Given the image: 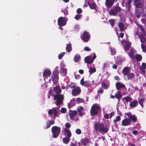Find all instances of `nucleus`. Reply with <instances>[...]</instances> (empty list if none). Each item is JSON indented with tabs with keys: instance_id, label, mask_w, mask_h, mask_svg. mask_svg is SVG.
I'll return each mask as SVG.
<instances>
[{
	"instance_id": "obj_22",
	"label": "nucleus",
	"mask_w": 146,
	"mask_h": 146,
	"mask_svg": "<svg viewBox=\"0 0 146 146\" xmlns=\"http://www.w3.org/2000/svg\"><path fill=\"white\" fill-rule=\"evenodd\" d=\"M128 117L129 119L131 120L132 121H135L137 120V118L134 115H133L130 113H127Z\"/></svg>"
},
{
	"instance_id": "obj_27",
	"label": "nucleus",
	"mask_w": 146,
	"mask_h": 146,
	"mask_svg": "<svg viewBox=\"0 0 146 146\" xmlns=\"http://www.w3.org/2000/svg\"><path fill=\"white\" fill-rule=\"evenodd\" d=\"M67 69L66 68H61L60 70V73L62 76H65L67 74Z\"/></svg>"
},
{
	"instance_id": "obj_16",
	"label": "nucleus",
	"mask_w": 146,
	"mask_h": 146,
	"mask_svg": "<svg viewBox=\"0 0 146 146\" xmlns=\"http://www.w3.org/2000/svg\"><path fill=\"white\" fill-rule=\"evenodd\" d=\"M48 113L50 115H52L53 113H54V116H57L58 114L57 108H53L51 109H50L48 111Z\"/></svg>"
},
{
	"instance_id": "obj_31",
	"label": "nucleus",
	"mask_w": 146,
	"mask_h": 146,
	"mask_svg": "<svg viewBox=\"0 0 146 146\" xmlns=\"http://www.w3.org/2000/svg\"><path fill=\"white\" fill-rule=\"evenodd\" d=\"M135 50L134 49H131L129 53V56L131 58H134V54L133 53L135 52Z\"/></svg>"
},
{
	"instance_id": "obj_44",
	"label": "nucleus",
	"mask_w": 146,
	"mask_h": 146,
	"mask_svg": "<svg viewBox=\"0 0 146 146\" xmlns=\"http://www.w3.org/2000/svg\"><path fill=\"white\" fill-rule=\"evenodd\" d=\"M65 54L64 52H62L60 54L58 55V58L59 59H61L62 57Z\"/></svg>"
},
{
	"instance_id": "obj_2",
	"label": "nucleus",
	"mask_w": 146,
	"mask_h": 146,
	"mask_svg": "<svg viewBox=\"0 0 146 146\" xmlns=\"http://www.w3.org/2000/svg\"><path fill=\"white\" fill-rule=\"evenodd\" d=\"M137 25L138 28L136 29V34L138 36L141 42H144L145 41V39L144 36L145 34L144 29L141 25L138 24Z\"/></svg>"
},
{
	"instance_id": "obj_64",
	"label": "nucleus",
	"mask_w": 146,
	"mask_h": 146,
	"mask_svg": "<svg viewBox=\"0 0 146 146\" xmlns=\"http://www.w3.org/2000/svg\"><path fill=\"white\" fill-rule=\"evenodd\" d=\"M114 113L113 112H112L111 113L109 114V117L110 118H111L112 116H113L114 115Z\"/></svg>"
},
{
	"instance_id": "obj_60",
	"label": "nucleus",
	"mask_w": 146,
	"mask_h": 146,
	"mask_svg": "<svg viewBox=\"0 0 146 146\" xmlns=\"http://www.w3.org/2000/svg\"><path fill=\"white\" fill-rule=\"evenodd\" d=\"M66 127L68 128H69L70 127V124L68 123H67L65 125Z\"/></svg>"
},
{
	"instance_id": "obj_37",
	"label": "nucleus",
	"mask_w": 146,
	"mask_h": 146,
	"mask_svg": "<svg viewBox=\"0 0 146 146\" xmlns=\"http://www.w3.org/2000/svg\"><path fill=\"white\" fill-rule=\"evenodd\" d=\"M131 3V0H129L126 3V8L127 9V10L129 11L130 4Z\"/></svg>"
},
{
	"instance_id": "obj_3",
	"label": "nucleus",
	"mask_w": 146,
	"mask_h": 146,
	"mask_svg": "<svg viewBox=\"0 0 146 146\" xmlns=\"http://www.w3.org/2000/svg\"><path fill=\"white\" fill-rule=\"evenodd\" d=\"M94 128L96 131H99L102 133H107L108 129L102 123H96L94 124Z\"/></svg>"
},
{
	"instance_id": "obj_43",
	"label": "nucleus",
	"mask_w": 146,
	"mask_h": 146,
	"mask_svg": "<svg viewBox=\"0 0 146 146\" xmlns=\"http://www.w3.org/2000/svg\"><path fill=\"white\" fill-rule=\"evenodd\" d=\"M141 47L143 51L145 52L146 53V46L145 45L142 44H141Z\"/></svg>"
},
{
	"instance_id": "obj_24",
	"label": "nucleus",
	"mask_w": 146,
	"mask_h": 146,
	"mask_svg": "<svg viewBox=\"0 0 146 146\" xmlns=\"http://www.w3.org/2000/svg\"><path fill=\"white\" fill-rule=\"evenodd\" d=\"M83 108L82 106H79L78 107V110L79 112L80 115L82 116L83 115L84 113L83 111Z\"/></svg>"
},
{
	"instance_id": "obj_15",
	"label": "nucleus",
	"mask_w": 146,
	"mask_h": 146,
	"mask_svg": "<svg viewBox=\"0 0 146 146\" xmlns=\"http://www.w3.org/2000/svg\"><path fill=\"white\" fill-rule=\"evenodd\" d=\"M131 123L130 119L128 118H126L123 119L122 121V125L123 126H126L129 125Z\"/></svg>"
},
{
	"instance_id": "obj_36",
	"label": "nucleus",
	"mask_w": 146,
	"mask_h": 146,
	"mask_svg": "<svg viewBox=\"0 0 146 146\" xmlns=\"http://www.w3.org/2000/svg\"><path fill=\"white\" fill-rule=\"evenodd\" d=\"M70 138L68 137H65L63 139V141L64 143H68L70 141Z\"/></svg>"
},
{
	"instance_id": "obj_58",
	"label": "nucleus",
	"mask_w": 146,
	"mask_h": 146,
	"mask_svg": "<svg viewBox=\"0 0 146 146\" xmlns=\"http://www.w3.org/2000/svg\"><path fill=\"white\" fill-rule=\"evenodd\" d=\"M62 12H63V11H62ZM63 12L65 15H66L68 14V10L66 9L64 10L63 11Z\"/></svg>"
},
{
	"instance_id": "obj_33",
	"label": "nucleus",
	"mask_w": 146,
	"mask_h": 146,
	"mask_svg": "<svg viewBox=\"0 0 146 146\" xmlns=\"http://www.w3.org/2000/svg\"><path fill=\"white\" fill-rule=\"evenodd\" d=\"M118 26L121 31H123L124 29V25L123 23H120L118 24Z\"/></svg>"
},
{
	"instance_id": "obj_53",
	"label": "nucleus",
	"mask_w": 146,
	"mask_h": 146,
	"mask_svg": "<svg viewBox=\"0 0 146 146\" xmlns=\"http://www.w3.org/2000/svg\"><path fill=\"white\" fill-rule=\"evenodd\" d=\"M109 22L111 26H113L114 24V20L111 19L109 20Z\"/></svg>"
},
{
	"instance_id": "obj_45",
	"label": "nucleus",
	"mask_w": 146,
	"mask_h": 146,
	"mask_svg": "<svg viewBox=\"0 0 146 146\" xmlns=\"http://www.w3.org/2000/svg\"><path fill=\"white\" fill-rule=\"evenodd\" d=\"M82 16V15H77L75 16L74 18L75 19L78 20Z\"/></svg>"
},
{
	"instance_id": "obj_20",
	"label": "nucleus",
	"mask_w": 146,
	"mask_h": 146,
	"mask_svg": "<svg viewBox=\"0 0 146 146\" xmlns=\"http://www.w3.org/2000/svg\"><path fill=\"white\" fill-rule=\"evenodd\" d=\"M114 1V0H106V5L108 8H110L113 5Z\"/></svg>"
},
{
	"instance_id": "obj_63",
	"label": "nucleus",
	"mask_w": 146,
	"mask_h": 146,
	"mask_svg": "<svg viewBox=\"0 0 146 146\" xmlns=\"http://www.w3.org/2000/svg\"><path fill=\"white\" fill-rule=\"evenodd\" d=\"M132 133L133 134L135 135L137 134L138 132L137 131L134 130L133 131Z\"/></svg>"
},
{
	"instance_id": "obj_19",
	"label": "nucleus",
	"mask_w": 146,
	"mask_h": 146,
	"mask_svg": "<svg viewBox=\"0 0 146 146\" xmlns=\"http://www.w3.org/2000/svg\"><path fill=\"white\" fill-rule=\"evenodd\" d=\"M81 90L80 87H78L73 90L72 91L73 95L76 96L80 94L81 92Z\"/></svg>"
},
{
	"instance_id": "obj_21",
	"label": "nucleus",
	"mask_w": 146,
	"mask_h": 146,
	"mask_svg": "<svg viewBox=\"0 0 146 146\" xmlns=\"http://www.w3.org/2000/svg\"><path fill=\"white\" fill-rule=\"evenodd\" d=\"M131 71L130 68L128 67H125L122 70V72L124 75H127L129 73H130V72Z\"/></svg>"
},
{
	"instance_id": "obj_46",
	"label": "nucleus",
	"mask_w": 146,
	"mask_h": 146,
	"mask_svg": "<svg viewBox=\"0 0 146 146\" xmlns=\"http://www.w3.org/2000/svg\"><path fill=\"white\" fill-rule=\"evenodd\" d=\"M121 117L120 116H117L116 117V119L113 120L114 122H115L116 121H119Z\"/></svg>"
},
{
	"instance_id": "obj_50",
	"label": "nucleus",
	"mask_w": 146,
	"mask_h": 146,
	"mask_svg": "<svg viewBox=\"0 0 146 146\" xmlns=\"http://www.w3.org/2000/svg\"><path fill=\"white\" fill-rule=\"evenodd\" d=\"M144 99L143 98L139 100V103L140 104V105L142 106H143V101H144Z\"/></svg>"
},
{
	"instance_id": "obj_23",
	"label": "nucleus",
	"mask_w": 146,
	"mask_h": 146,
	"mask_svg": "<svg viewBox=\"0 0 146 146\" xmlns=\"http://www.w3.org/2000/svg\"><path fill=\"white\" fill-rule=\"evenodd\" d=\"M141 10L140 9L135 8V15L138 18L140 17L141 14L142 13Z\"/></svg>"
},
{
	"instance_id": "obj_41",
	"label": "nucleus",
	"mask_w": 146,
	"mask_h": 146,
	"mask_svg": "<svg viewBox=\"0 0 146 146\" xmlns=\"http://www.w3.org/2000/svg\"><path fill=\"white\" fill-rule=\"evenodd\" d=\"M110 49L111 54L112 55H114L116 52L115 49L114 48H110Z\"/></svg>"
},
{
	"instance_id": "obj_42",
	"label": "nucleus",
	"mask_w": 146,
	"mask_h": 146,
	"mask_svg": "<svg viewBox=\"0 0 146 146\" xmlns=\"http://www.w3.org/2000/svg\"><path fill=\"white\" fill-rule=\"evenodd\" d=\"M115 96L116 98L118 99H119L121 97L120 93L119 92H118L117 93H116L115 94Z\"/></svg>"
},
{
	"instance_id": "obj_14",
	"label": "nucleus",
	"mask_w": 146,
	"mask_h": 146,
	"mask_svg": "<svg viewBox=\"0 0 146 146\" xmlns=\"http://www.w3.org/2000/svg\"><path fill=\"white\" fill-rule=\"evenodd\" d=\"M86 2L88 4L91 9H95L96 5L93 0H86Z\"/></svg>"
},
{
	"instance_id": "obj_29",
	"label": "nucleus",
	"mask_w": 146,
	"mask_h": 146,
	"mask_svg": "<svg viewBox=\"0 0 146 146\" xmlns=\"http://www.w3.org/2000/svg\"><path fill=\"white\" fill-rule=\"evenodd\" d=\"M102 86L104 89H107L109 86V83H106L105 82H103L102 84Z\"/></svg>"
},
{
	"instance_id": "obj_55",
	"label": "nucleus",
	"mask_w": 146,
	"mask_h": 146,
	"mask_svg": "<svg viewBox=\"0 0 146 146\" xmlns=\"http://www.w3.org/2000/svg\"><path fill=\"white\" fill-rule=\"evenodd\" d=\"M48 123L49 124H50V125H52L54 123V121L53 120H49L48 121Z\"/></svg>"
},
{
	"instance_id": "obj_1",
	"label": "nucleus",
	"mask_w": 146,
	"mask_h": 146,
	"mask_svg": "<svg viewBox=\"0 0 146 146\" xmlns=\"http://www.w3.org/2000/svg\"><path fill=\"white\" fill-rule=\"evenodd\" d=\"M54 92L56 94L54 96V99L56 100V104L57 105L60 104L62 103L64 99V97L62 95H59L58 94L61 92V90L60 87L56 86L54 88Z\"/></svg>"
},
{
	"instance_id": "obj_59",
	"label": "nucleus",
	"mask_w": 146,
	"mask_h": 146,
	"mask_svg": "<svg viewBox=\"0 0 146 146\" xmlns=\"http://www.w3.org/2000/svg\"><path fill=\"white\" fill-rule=\"evenodd\" d=\"M66 65H65V64H64V63H62L60 65V67H61V68H64V67H65Z\"/></svg>"
},
{
	"instance_id": "obj_39",
	"label": "nucleus",
	"mask_w": 146,
	"mask_h": 146,
	"mask_svg": "<svg viewBox=\"0 0 146 146\" xmlns=\"http://www.w3.org/2000/svg\"><path fill=\"white\" fill-rule=\"evenodd\" d=\"M135 59L137 60L140 61L142 59L141 55L139 54H136L135 56Z\"/></svg>"
},
{
	"instance_id": "obj_9",
	"label": "nucleus",
	"mask_w": 146,
	"mask_h": 146,
	"mask_svg": "<svg viewBox=\"0 0 146 146\" xmlns=\"http://www.w3.org/2000/svg\"><path fill=\"white\" fill-rule=\"evenodd\" d=\"M121 42L125 50H127L129 48L131 44V43L130 42L124 40H122L121 41Z\"/></svg>"
},
{
	"instance_id": "obj_40",
	"label": "nucleus",
	"mask_w": 146,
	"mask_h": 146,
	"mask_svg": "<svg viewBox=\"0 0 146 146\" xmlns=\"http://www.w3.org/2000/svg\"><path fill=\"white\" fill-rule=\"evenodd\" d=\"M143 18L141 19V20L142 23L144 24L146 23V14L142 15Z\"/></svg>"
},
{
	"instance_id": "obj_47",
	"label": "nucleus",
	"mask_w": 146,
	"mask_h": 146,
	"mask_svg": "<svg viewBox=\"0 0 146 146\" xmlns=\"http://www.w3.org/2000/svg\"><path fill=\"white\" fill-rule=\"evenodd\" d=\"M108 64L107 63H105L104 64V66L103 67V70L106 69V68L108 67Z\"/></svg>"
},
{
	"instance_id": "obj_6",
	"label": "nucleus",
	"mask_w": 146,
	"mask_h": 146,
	"mask_svg": "<svg viewBox=\"0 0 146 146\" xmlns=\"http://www.w3.org/2000/svg\"><path fill=\"white\" fill-rule=\"evenodd\" d=\"M121 10V8L119 7H113L109 11V14L111 15L116 16Z\"/></svg>"
},
{
	"instance_id": "obj_28",
	"label": "nucleus",
	"mask_w": 146,
	"mask_h": 146,
	"mask_svg": "<svg viewBox=\"0 0 146 146\" xmlns=\"http://www.w3.org/2000/svg\"><path fill=\"white\" fill-rule=\"evenodd\" d=\"M127 75L128 80L132 79L133 78L135 77V75L133 73H129Z\"/></svg>"
},
{
	"instance_id": "obj_54",
	"label": "nucleus",
	"mask_w": 146,
	"mask_h": 146,
	"mask_svg": "<svg viewBox=\"0 0 146 146\" xmlns=\"http://www.w3.org/2000/svg\"><path fill=\"white\" fill-rule=\"evenodd\" d=\"M84 50L87 51H89L91 50L90 48L87 46H86L84 48Z\"/></svg>"
},
{
	"instance_id": "obj_4",
	"label": "nucleus",
	"mask_w": 146,
	"mask_h": 146,
	"mask_svg": "<svg viewBox=\"0 0 146 146\" xmlns=\"http://www.w3.org/2000/svg\"><path fill=\"white\" fill-rule=\"evenodd\" d=\"M100 109V107L98 104H93L90 110L91 115L93 116L97 114Z\"/></svg>"
},
{
	"instance_id": "obj_17",
	"label": "nucleus",
	"mask_w": 146,
	"mask_h": 146,
	"mask_svg": "<svg viewBox=\"0 0 146 146\" xmlns=\"http://www.w3.org/2000/svg\"><path fill=\"white\" fill-rule=\"evenodd\" d=\"M62 132L65 135L67 136L68 137L70 138L71 136V133L69 129L66 128H64L62 130Z\"/></svg>"
},
{
	"instance_id": "obj_8",
	"label": "nucleus",
	"mask_w": 146,
	"mask_h": 146,
	"mask_svg": "<svg viewBox=\"0 0 146 146\" xmlns=\"http://www.w3.org/2000/svg\"><path fill=\"white\" fill-rule=\"evenodd\" d=\"M134 1L136 8L140 9L141 10L143 9L142 7L144 4L143 0H134Z\"/></svg>"
},
{
	"instance_id": "obj_5",
	"label": "nucleus",
	"mask_w": 146,
	"mask_h": 146,
	"mask_svg": "<svg viewBox=\"0 0 146 146\" xmlns=\"http://www.w3.org/2000/svg\"><path fill=\"white\" fill-rule=\"evenodd\" d=\"M52 136L54 138H56L58 136L60 131V127L56 126L53 127L52 129Z\"/></svg>"
},
{
	"instance_id": "obj_35",
	"label": "nucleus",
	"mask_w": 146,
	"mask_h": 146,
	"mask_svg": "<svg viewBox=\"0 0 146 146\" xmlns=\"http://www.w3.org/2000/svg\"><path fill=\"white\" fill-rule=\"evenodd\" d=\"M66 49L67 51L68 52H70L72 50L71 44H66Z\"/></svg>"
},
{
	"instance_id": "obj_51",
	"label": "nucleus",
	"mask_w": 146,
	"mask_h": 146,
	"mask_svg": "<svg viewBox=\"0 0 146 146\" xmlns=\"http://www.w3.org/2000/svg\"><path fill=\"white\" fill-rule=\"evenodd\" d=\"M76 132L77 134H80L81 133V131L80 129H77L76 130Z\"/></svg>"
},
{
	"instance_id": "obj_12",
	"label": "nucleus",
	"mask_w": 146,
	"mask_h": 146,
	"mask_svg": "<svg viewBox=\"0 0 146 146\" xmlns=\"http://www.w3.org/2000/svg\"><path fill=\"white\" fill-rule=\"evenodd\" d=\"M77 114V112L76 111L74 110H70L69 112V115L70 117V118L72 120H74L75 121H77L78 119V118H74V117L76 116Z\"/></svg>"
},
{
	"instance_id": "obj_62",
	"label": "nucleus",
	"mask_w": 146,
	"mask_h": 146,
	"mask_svg": "<svg viewBox=\"0 0 146 146\" xmlns=\"http://www.w3.org/2000/svg\"><path fill=\"white\" fill-rule=\"evenodd\" d=\"M50 124L49 123H48V122L47 123H46V127H45V129H47L49 127H50Z\"/></svg>"
},
{
	"instance_id": "obj_11",
	"label": "nucleus",
	"mask_w": 146,
	"mask_h": 146,
	"mask_svg": "<svg viewBox=\"0 0 146 146\" xmlns=\"http://www.w3.org/2000/svg\"><path fill=\"white\" fill-rule=\"evenodd\" d=\"M90 36L89 33L87 32H85L83 34L81 38L84 41L87 42Z\"/></svg>"
},
{
	"instance_id": "obj_10",
	"label": "nucleus",
	"mask_w": 146,
	"mask_h": 146,
	"mask_svg": "<svg viewBox=\"0 0 146 146\" xmlns=\"http://www.w3.org/2000/svg\"><path fill=\"white\" fill-rule=\"evenodd\" d=\"M96 56L95 54H94V55L92 58V56H89L86 57L85 58V62L88 64H90L96 58Z\"/></svg>"
},
{
	"instance_id": "obj_34",
	"label": "nucleus",
	"mask_w": 146,
	"mask_h": 146,
	"mask_svg": "<svg viewBox=\"0 0 146 146\" xmlns=\"http://www.w3.org/2000/svg\"><path fill=\"white\" fill-rule=\"evenodd\" d=\"M80 59V56L79 55H76L74 58V61L76 62H78Z\"/></svg>"
},
{
	"instance_id": "obj_56",
	"label": "nucleus",
	"mask_w": 146,
	"mask_h": 146,
	"mask_svg": "<svg viewBox=\"0 0 146 146\" xmlns=\"http://www.w3.org/2000/svg\"><path fill=\"white\" fill-rule=\"evenodd\" d=\"M82 12V10L81 9L78 8L77 10V12L78 13H80Z\"/></svg>"
},
{
	"instance_id": "obj_57",
	"label": "nucleus",
	"mask_w": 146,
	"mask_h": 146,
	"mask_svg": "<svg viewBox=\"0 0 146 146\" xmlns=\"http://www.w3.org/2000/svg\"><path fill=\"white\" fill-rule=\"evenodd\" d=\"M49 94L50 95H51L52 96H54V93L53 92L52 90H49Z\"/></svg>"
},
{
	"instance_id": "obj_49",
	"label": "nucleus",
	"mask_w": 146,
	"mask_h": 146,
	"mask_svg": "<svg viewBox=\"0 0 146 146\" xmlns=\"http://www.w3.org/2000/svg\"><path fill=\"white\" fill-rule=\"evenodd\" d=\"M66 109L64 108H62L61 109V112L62 113H65L66 112Z\"/></svg>"
},
{
	"instance_id": "obj_38",
	"label": "nucleus",
	"mask_w": 146,
	"mask_h": 146,
	"mask_svg": "<svg viewBox=\"0 0 146 146\" xmlns=\"http://www.w3.org/2000/svg\"><path fill=\"white\" fill-rule=\"evenodd\" d=\"M142 67L140 68V70L143 73H144L145 71V70L143 69H146V64L145 63H143L142 64Z\"/></svg>"
},
{
	"instance_id": "obj_48",
	"label": "nucleus",
	"mask_w": 146,
	"mask_h": 146,
	"mask_svg": "<svg viewBox=\"0 0 146 146\" xmlns=\"http://www.w3.org/2000/svg\"><path fill=\"white\" fill-rule=\"evenodd\" d=\"M123 100H125L126 102L130 101L131 100L130 98L129 97H125L123 99Z\"/></svg>"
},
{
	"instance_id": "obj_26",
	"label": "nucleus",
	"mask_w": 146,
	"mask_h": 146,
	"mask_svg": "<svg viewBox=\"0 0 146 146\" xmlns=\"http://www.w3.org/2000/svg\"><path fill=\"white\" fill-rule=\"evenodd\" d=\"M116 86L117 89L118 90L121 88H124L125 86L124 84L119 82H117L116 83Z\"/></svg>"
},
{
	"instance_id": "obj_25",
	"label": "nucleus",
	"mask_w": 146,
	"mask_h": 146,
	"mask_svg": "<svg viewBox=\"0 0 146 146\" xmlns=\"http://www.w3.org/2000/svg\"><path fill=\"white\" fill-rule=\"evenodd\" d=\"M52 79L54 82H56L58 81V76L57 74H53L52 76Z\"/></svg>"
},
{
	"instance_id": "obj_7",
	"label": "nucleus",
	"mask_w": 146,
	"mask_h": 146,
	"mask_svg": "<svg viewBox=\"0 0 146 146\" xmlns=\"http://www.w3.org/2000/svg\"><path fill=\"white\" fill-rule=\"evenodd\" d=\"M67 18L63 17H60L58 19V25L60 26H63L66 24Z\"/></svg>"
},
{
	"instance_id": "obj_30",
	"label": "nucleus",
	"mask_w": 146,
	"mask_h": 146,
	"mask_svg": "<svg viewBox=\"0 0 146 146\" xmlns=\"http://www.w3.org/2000/svg\"><path fill=\"white\" fill-rule=\"evenodd\" d=\"M138 104L137 101V100L133 101L131 103H130V105L131 107L133 108L136 107Z\"/></svg>"
},
{
	"instance_id": "obj_32",
	"label": "nucleus",
	"mask_w": 146,
	"mask_h": 146,
	"mask_svg": "<svg viewBox=\"0 0 146 146\" xmlns=\"http://www.w3.org/2000/svg\"><path fill=\"white\" fill-rule=\"evenodd\" d=\"M89 69V72L90 73V74L96 71V68L94 67H92L91 66Z\"/></svg>"
},
{
	"instance_id": "obj_18",
	"label": "nucleus",
	"mask_w": 146,
	"mask_h": 146,
	"mask_svg": "<svg viewBox=\"0 0 146 146\" xmlns=\"http://www.w3.org/2000/svg\"><path fill=\"white\" fill-rule=\"evenodd\" d=\"M51 74L50 70L48 68L45 69L43 72V75L44 77H47L49 76Z\"/></svg>"
},
{
	"instance_id": "obj_52",
	"label": "nucleus",
	"mask_w": 146,
	"mask_h": 146,
	"mask_svg": "<svg viewBox=\"0 0 146 146\" xmlns=\"http://www.w3.org/2000/svg\"><path fill=\"white\" fill-rule=\"evenodd\" d=\"M81 142L82 144L84 146L86 145L87 143V141L85 140H82Z\"/></svg>"
},
{
	"instance_id": "obj_61",
	"label": "nucleus",
	"mask_w": 146,
	"mask_h": 146,
	"mask_svg": "<svg viewBox=\"0 0 146 146\" xmlns=\"http://www.w3.org/2000/svg\"><path fill=\"white\" fill-rule=\"evenodd\" d=\"M104 117L106 119H109L110 118L109 115L108 114H106L104 115Z\"/></svg>"
},
{
	"instance_id": "obj_13",
	"label": "nucleus",
	"mask_w": 146,
	"mask_h": 146,
	"mask_svg": "<svg viewBox=\"0 0 146 146\" xmlns=\"http://www.w3.org/2000/svg\"><path fill=\"white\" fill-rule=\"evenodd\" d=\"M80 84L83 86H84L86 87H88V91L87 92V94L90 93L92 90H91L89 89L88 87L89 86V84L87 81H84V78H82L80 81Z\"/></svg>"
}]
</instances>
